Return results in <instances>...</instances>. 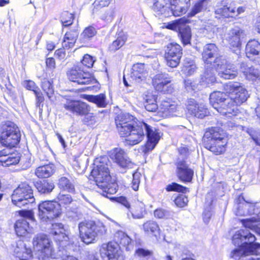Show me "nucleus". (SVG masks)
<instances>
[{
  "label": "nucleus",
  "mask_w": 260,
  "mask_h": 260,
  "mask_svg": "<svg viewBox=\"0 0 260 260\" xmlns=\"http://www.w3.org/2000/svg\"><path fill=\"white\" fill-rule=\"evenodd\" d=\"M21 139V134L13 136H9L0 138V143L4 147L10 149L15 147L19 143Z\"/></svg>",
  "instance_id": "obj_37"
},
{
  "label": "nucleus",
  "mask_w": 260,
  "mask_h": 260,
  "mask_svg": "<svg viewBox=\"0 0 260 260\" xmlns=\"http://www.w3.org/2000/svg\"><path fill=\"white\" fill-rule=\"evenodd\" d=\"M157 143L153 141L148 140L146 144L144 146H142L140 149L144 154H147L155 147Z\"/></svg>",
  "instance_id": "obj_64"
},
{
  "label": "nucleus",
  "mask_w": 260,
  "mask_h": 260,
  "mask_svg": "<svg viewBox=\"0 0 260 260\" xmlns=\"http://www.w3.org/2000/svg\"><path fill=\"white\" fill-rule=\"evenodd\" d=\"M134 117L127 113L119 115L115 119V123L119 134L125 132L133 125L136 124Z\"/></svg>",
  "instance_id": "obj_17"
},
{
  "label": "nucleus",
  "mask_w": 260,
  "mask_h": 260,
  "mask_svg": "<svg viewBox=\"0 0 260 260\" xmlns=\"http://www.w3.org/2000/svg\"><path fill=\"white\" fill-rule=\"evenodd\" d=\"M11 198L12 203L20 208L32 204L35 200L30 186L25 183L19 185L14 190Z\"/></svg>",
  "instance_id": "obj_6"
},
{
  "label": "nucleus",
  "mask_w": 260,
  "mask_h": 260,
  "mask_svg": "<svg viewBox=\"0 0 260 260\" xmlns=\"http://www.w3.org/2000/svg\"><path fill=\"white\" fill-rule=\"evenodd\" d=\"M181 57L174 56L173 55L165 54V59L167 64L171 68H176L180 63Z\"/></svg>",
  "instance_id": "obj_56"
},
{
  "label": "nucleus",
  "mask_w": 260,
  "mask_h": 260,
  "mask_svg": "<svg viewBox=\"0 0 260 260\" xmlns=\"http://www.w3.org/2000/svg\"><path fill=\"white\" fill-rule=\"evenodd\" d=\"M228 41L233 47V52L239 58L241 54V39L244 36V31L239 27H235L232 29L229 34Z\"/></svg>",
  "instance_id": "obj_16"
},
{
  "label": "nucleus",
  "mask_w": 260,
  "mask_h": 260,
  "mask_svg": "<svg viewBox=\"0 0 260 260\" xmlns=\"http://www.w3.org/2000/svg\"><path fill=\"white\" fill-rule=\"evenodd\" d=\"M166 189L168 191H176L183 193H185L188 191V189L187 188L176 183H172V184L167 185Z\"/></svg>",
  "instance_id": "obj_58"
},
{
  "label": "nucleus",
  "mask_w": 260,
  "mask_h": 260,
  "mask_svg": "<svg viewBox=\"0 0 260 260\" xmlns=\"http://www.w3.org/2000/svg\"><path fill=\"white\" fill-rule=\"evenodd\" d=\"M34 251L40 260L46 258H59L56 256L51 240L45 234H38L32 240Z\"/></svg>",
  "instance_id": "obj_3"
},
{
  "label": "nucleus",
  "mask_w": 260,
  "mask_h": 260,
  "mask_svg": "<svg viewBox=\"0 0 260 260\" xmlns=\"http://www.w3.org/2000/svg\"><path fill=\"white\" fill-rule=\"evenodd\" d=\"M183 23L178 30V35L184 45L190 44L191 39V32L190 27Z\"/></svg>",
  "instance_id": "obj_36"
},
{
  "label": "nucleus",
  "mask_w": 260,
  "mask_h": 260,
  "mask_svg": "<svg viewBox=\"0 0 260 260\" xmlns=\"http://www.w3.org/2000/svg\"><path fill=\"white\" fill-rule=\"evenodd\" d=\"M58 187L64 190L72 192L75 190L74 185L65 177H61L58 181Z\"/></svg>",
  "instance_id": "obj_51"
},
{
  "label": "nucleus",
  "mask_w": 260,
  "mask_h": 260,
  "mask_svg": "<svg viewBox=\"0 0 260 260\" xmlns=\"http://www.w3.org/2000/svg\"><path fill=\"white\" fill-rule=\"evenodd\" d=\"M227 140L224 133H220L215 129H211L207 131L203 137L204 142L210 141H223Z\"/></svg>",
  "instance_id": "obj_31"
},
{
  "label": "nucleus",
  "mask_w": 260,
  "mask_h": 260,
  "mask_svg": "<svg viewBox=\"0 0 260 260\" xmlns=\"http://www.w3.org/2000/svg\"><path fill=\"white\" fill-rule=\"evenodd\" d=\"M73 167L78 174L84 172L85 167L83 163L79 159H75L73 162Z\"/></svg>",
  "instance_id": "obj_61"
},
{
  "label": "nucleus",
  "mask_w": 260,
  "mask_h": 260,
  "mask_svg": "<svg viewBox=\"0 0 260 260\" xmlns=\"http://www.w3.org/2000/svg\"><path fill=\"white\" fill-rule=\"evenodd\" d=\"M20 160L18 153H10L7 149L0 151V164L3 166H9L17 164Z\"/></svg>",
  "instance_id": "obj_22"
},
{
  "label": "nucleus",
  "mask_w": 260,
  "mask_h": 260,
  "mask_svg": "<svg viewBox=\"0 0 260 260\" xmlns=\"http://www.w3.org/2000/svg\"><path fill=\"white\" fill-rule=\"evenodd\" d=\"M78 32L76 29H72L67 31L63 38L62 43V47L69 49L74 47L78 36Z\"/></svg>",
  "instance_id": "obj_30"
},
{
  "label": "nucleus",
  "mask_w": 260,
  "mask_h": 260,
  "mask_svg": "<svg viewBox=\"0 0 260 260\" xmlns=\"http://www.w3.org/2000/svg\"><path fill=\"white\" fill-rule=\"evenodd\" d=\"M41 87L48 99L51 102H54L55 96L52 82L46 79H44L42 82Z\"/></svg>",
  "instance_id": "obj_41"
},
{
  "label": "nucleus",
  "mask_w": 260,
  "mask_h": 260,
  "mask_svg": "<svg viewBox=\"0 0 260 260\" xmlns=\"http://www.w3.org/2000/svg\"><path fill=\"white\" fill-rule=\"evenodd\" d=\"M82 119L84 124L87 125H93L97 122L96 115L93 113H89L86 115H84Z\"/></svg>",
  "instance_id": "obj_59"
},
{
  "label": "nucleus",
  "mask_w": 260,
  "mask_h": 260,
  "mask_svg": "<svg viewBox=\"0 0 260 260\" xmlns=\"http://www.w3.org/2000/svg\"><path fill=\"white\" fill-rule=\"evenodd\" d=\"M165 54L181 57L182 54L181 47L177 43H170L167 46Z\"/></svg>",
  "instance_id": "obj_49"
},
{
  "label": "nucleus",
  "mask_w": 260,
  "mask_h": 260,
  "mask_svg": "<svg viewBox=\"0 0 260 260\" xmlns=\"http://www.w3.org/2000/svg\"><path fill=\"white\" fill-rule=\"evenodd\" d=\"M143 229L147 235L157 236L160 234V229L157 223L153 220H148L143 224Z\"/></svg>",
  "instance_id": "obj_34"
},
{
  "label": "nucleus",
  "mask_w": 260,
  "mask_h": 260,
  "mask_svg": "<svg viewBox=\"0 0 260 260\" xmlns=\"http://www.w3.org/2000/svg\"><path fill=\"white\" fill-rule=\"evenodd\" d=\"M115 239L121 245L125 247L126 250H129L128 246L131 242V238L122 231H118L115 234Z\"/></svg>",
  "instance_id": "obj_44"
},
{
  "label": "nucleus",
  "mask_w": 260,
  "mask_h": 260,
  "mask_svg": "<svg viewBox=\"0 0 260 260\" xmlns=\"http://www.w3.org/2000/svg\"><path fill=\"white\" fill-rule=\"evenodd\" d=\"M236 10L234 8L223 6L217 8L215 11V13L217 15L216 17L219 18L220 17H233L236 15Z\"/></svg>",
  "instance_id": "obj_42"
},
{
  "label": "nucleus",
  "mask_w": 260,
  "mask_h": 260,
  "mask_svg": "<svg viewBox=\"0 0 260 260\" xmlns=\"http://www.w3.org/2000/svg\"><path fill=\"white\" fill-rule=\"evenodd\" d=\"M61 208L57 202L45 201L39 205V216L43 221L53 219L60 215Z\"/></svg>",
  "instance_id": "obj_8"
},
{
  "label": "nucleus",
  "mask_w": 260,
  "mask_h": 260,
  "mask_svg": "<svg viewBox=\"0 0 260 260\" xmlns=\"http://www.w3.org/2000/svg\"><path fill=\"white\" fill-rule=\"evenodd\" d=\"M127 40V35L123 32H119L117 34V37L115 41H113L110 46V49L112 51H115L120 48L125 43Z\"/></svg>",
  "instance_id": "obj_46"
},
{
  "label": "nucleus",
  "mask_w": 260,
  "mask_h": 260,
  "mask_svg": "<svg viewBox=\"0 0 260 260\" xmlns=\"http://www.w3.org/2000/svg\"><path fill=\"white\" fill-rule=\"evenodd\" d=\"M177 174L179 179L184 182H191L193 171L184 160L179 161L177 165Z\"/></svg>",
  "instance_id": "obj_19"
},
{
  "label": "nucleus",
  "mask_w": 260,
  "mask_h": 260,
  "mask_svg": "<svg viewBox=\"0 0 260 260\" xmlns=\"http://www.w3.org/2000/svg\"><path fill=\"white\" fill-rule=\"evenodd\" d=\"M73 15L67 11L63 12L61 14V21L64 26L71 25L73 22Z\"/></svg>",
  "instance_id": "obj_57"
},
{
  "label": "nucleus",
  "mask_w": 260,
  "mask_h": 260,
  "mask_svg": "<svg viewBox=\"0 0 260 260\" xmlns=\"http://www.w3.org/2000/svg\"><path fill=\"white\" fill-rule=\"evenodd\" d=\"M208 0H201L195 3L191 7L187 15L188 17L194 16L196 14L205 10L208 6Z\"/></svg>",
  "instance_id": "obj_40"
},
{
  "label": "nucleus",
  "mask_w": 260,
  "mask_h": 260,
  "mask_svg": "<svg viewBox=\"0 0 260 260\" xmlns=\"http://www.w3.org/2000/svg\"><path fill=\"white\" fill-rule=\"evenodd\" d=\"M202 80L208 85L214 83L216 81V79L213 70H207L204 73Z\"/></svg>",
  "instance_id": "obj_55"
},
{
  "label": "nucleus",
  "mask_w": 260,
  "mask_h": 260,
  "mask_svg": "<svg viewBox=\"0 0 260 260\" xmlns=\"http://www.w3.org/2000/svg\"><path fill=\"white\" fill-rule=\"evenodd\" d=\"M188 22V20L187 18L183 17L175 21L168 23L166 27L173 30L178 31L182 25H183V23H187Z\"/></svg>",
  "instance_id": "obj_54"
},
{
  "label": "nucleus",
  "mask_w": 260,
  "mask_h": 260,
  "mask_svg": "<svg viewBox=\"0 0 260 260\" xmlns=\"http://www.w3.org/2000/svg\"><path fill=\"white\" fill-rule=\"evenodd\" d=\"M198 106H200V104H197L194 99H191L188 100L186 108L190 114L199 118H203L208 114L207 109L204 105L200 104L199 106L200 113H199L196 112Z\"/></svg>",
  "instance_id": "obj_21"
},
{
  "label": "nucleus",
  "mask_w": 260,
  "mask_h": 260,
  "mask_svg": "<svg viewBox=\"0 0 260 260\" xmlns=\"http://www.w3.org/2000/svg\"><path fill=\"white\" fill-rule=\"evenodd\" d=\"M224 89L229 93L226 103L230 107L233 104L238 109L237 107L245 102L248 97L247 91L240 83L230 82L224 85Z\"/></svg>",
  "instance_id": "obj_5"
},
{
  "label": "nucleus",
  "mask_w": 260,
  "mask_h": 260,
  "mask_svg": "<svg viewBox=\"0 0 260 260\" xmlns=\"http://www.w3.org/2000/svg\"><path fill=\"white\" fill-rule=\"evenodd\" d=\"M144 130H145L146 132L148 140L153 141V142L155 143H158L160 137L157 129L150 126L145 123Z\"/></svg>",
  "instance_id": "obj_47"
},
{
  "label": "nucleus",
  "mask_w": 260,
  "mask_h": 260,
  "mask_svg": "<svg viewBox=\"0 0 260 260\" xmlns=\"http://www.w3.org/2000/svg\"><path fill=\"white\" fill-rule=\"evenodd\" d=\"M220 77L225 79H232L237 75V70L233 67V64L227 63L225 66L218 71Z\"/></svg>",
  "instance_id": "obj_35"
},
{
  "label": "nucleus",
  "mask_w": 260,
  "mask_h": 260,
  "mask_svg": "<svg viewBox=\"0 0 260 260\" xmlns=\"http://www.w3.org/2000/svg\"><path fill=\"white\" fill-rule=\"evenodd\" d=\"M110 158L120 167L123 169L133 168L135 164L127 156L126 153L121 148L112 149L110 154Z\"/></svg>",
  "instance_id": "obj_15"
},
{
  "label": "nucleus",
  "mask_w": 260,
  "mask_h": 260,
  "mask_svg": "<svg viewBox=\"0 0 260 260\" xmlns=\"http://www.w3.org/2000/svg\"><path fill=\"white\" fill-rule=\"evenodd\" d=\"M130 211L134 219L142 218L146 214L145 205L139 201L134 203Z\"/></svg>",
  "instance_id": "obj_32"
},
{
  "label": "nucleus",
  "mask_w": 260,
  "mask_h": 260,
  "mask_svg": "<svg viewBox=\"0 0 260 260\" xmlns=\"http://www.w3.org/2000/svg\"><path fill=\"white\" fill-rule=\"evenodd\" d=\"M147 72L144 63H138L133 65L131 73V78L137 82L145 80Z\"/></svg>",
  "instance_id": "obj_23"
},
{
  "label": "nucleus",
  "mask_w": 260,
  "mask_h": 260,
  "mask_svg": "<svg viewBox=\"0 0 260 260\" xmlns=\"http://www.w3.org/2000/svg\"><path fill=\"white\" fill-rule=\"evenodd\" d=\"M245 53L248 58L258 55L260 53V43L256 40L249 41L246 46Z\"/></svg>",
  "instance_id": "obj_33"
},
{
  "label": "nucleus",
  "mask_w": 260,
  "mask_h": 260,
  "mask_svg": "<svg viewBox=\"0 0 260 260\" xmlns=\"http://www.w3.org/2000/svg\"><path fill=\"white\" fill-rule=\"evenodd\" d=\"M100 252L103 257L108 260H124V256L117 242H109L102 244Z\"/></svg>",
  "instance_id": "obj_12"
},
{
  "label": "nucleus",
  "mask_w": 260,
  "mask_h": 260,
  "mask_svg": "<svg viewBox=\"0 0 260 260\" xmlns=\"http://www.w3.org/2000/svg\"><path fill=\"white\" fill-rule=\"evenodd\" d=\"M21 218L17 220L15 224V230L19 236H23L27 233H31L32 230L30 227L27 220L34 219V214L31 210H22L19 211Z\"/></svg>",
  "instance_id": "obj_10"
},
{
  "label": "nucleus",
  "mask_w": 260,
  "mask_h": 260,
  "mask_svg": "<svg viewBox=\"0 0 260 260\" xmlns=\"http://www.w3.org/2000/svg\"><path fill=\"white\" fill-rule=\"evenodd\" d=\"M225 96L226 94L223 92H213L210 95V103L218 112L223 115L229 117L237 115L239 113V109L233 104L232 107H230L226 103L228 98Z\"/></svg>",
  "instance_id": "obj_4"
},
{
  "label": "nucleus",
  "mask_w": 260,
  "mask_h": 260,
  "mask_svg": "<svg viewBox=\"0 0 260 260\" xmlns=\"http://www.w3.org/2000/svg\"><path fill=\"white\" fill-rule=\"evenodd\" d=\"M189 4H184L181 5L179 3H175L170 1V6L167 11L166 17H169L171 15L179 16L185 14L188 9Z\"/></svg>",
  "instance_id": "obj_27"
},
{
  "label": "nucleus",
  "mask_w": 260,
  "mask_h": 260,
  "mask_svg": "<svg viewBox=\"0 0 260 260\" xmlns=\"http://www.w3.org/2000/svg\"><path fill=\"white\" fill-rule=\"evenodd\" d=\"M35 186L38 191L41 193H49L54 188L53 183L47 180L38 181L35 183Z\"/></svg>",
  "instance_id": "obj_43"
},
{
  "label": "nucleus",
  "mask_w": 260,
  "mask_h": 260,
  "mask_svg": "<svg viewBox=\"0 0 260 260\" xmlns=\"http://www.w3.org/2000/svg\"><path fill=\"white\" fill-rule=\"evenodd\" d=\"M107 188H99L97 191L99 192L103 196L107 197L110 199H112L113 198L111 195L117 192V185L115 183H108Z\"/></svg>",
  "instance_id": "obj_48"
},
{
  "label": "nucleus",
  "mask_w": 260,
  "mask_h": 260,
  "mask_svg": "<svg viewBox=\"0 0 260 260\" xmlns=\"http://www.w3.org/2000/svg\"><path fill=\"white\" fill-rule=\"evenodd\" d=\"M171 82V78L166 73H159L152 78V83L154 88L158 91L166 92L167 87Z\"/></svg>",
  "instance_id": "obj_18"
},
{
  "label": "nucleus",
  "mask_w": 260,
  "mask_h": 260,
  "mask_svg": "<svg viewBox=\"0 0 260 260\" xmlns=\"http://www.w3.org/2000/svg\"><path fill=\"white\" fill-rule=\"evenodd\" d=\"M62 105L65 110L76 116L86 115L90 111V106L81 100L67 99Z\"/></svg>",
  "instance_id": "obj_11"
},
{
  "label": "nucleus",
  "mask_w": 260,
  "mask_h": 260,
  "mask_svg": "<svg viewBox=\"0 0 260 260\" xmlns=\"http://www.w3.org/2000/svg\"><path fill=\"white\" fill-rule=\"evenodd\" d=\"M49 233L53 237L54 239L57 242H59V246L62 248L72 244L62 223L52 224Z\"/></svg>",
  "instance_id": "obj_14"
},
{
  "label": "nucleus",
  "mask_w": 260,
  "mask_h": 260,
  "mask_svg": "<svg viewBox=\"0 0 260 260\" xmlns=\"http://www.w3.org/2000/svg\"><path fill=\"white\" fill-rule=\"evenodd\" d=\"M114 16V10L112 8L107 9L103 14L101 15V18L102 20L107 21L111 22Z\"/></svg>",
  "instance_id": "obj_63"
},
{
  "label": "nucleus",
  "mask_w": 260,
  "mask_h": 260,
  "mask_svg": "<svg viewBox=\"0 0 260 260\" xmlns=\"http://www.w3.org/2000/svg\"><path fill=\"white\" fill-rule=\"evenodd\" d=\"M218 49L214 44H206L203 49L202 58L207 64L211 62V59L218 54Z\"/></svg>",
  "instance_id": "obj_28"
},
{
  "label": "nucleus",
  "mask_w": 260,
  "mask_h": 260,
  "mask_svg": "<svg viewBox=\"0 0 260 260\" xmlns=\"http://www.w3.org/2000/svg\"><path fill=\"white\" fill-rule=\"evenodd\" d=\"M227 64L226 60L222 56L216 57L213 62V67L216 68L217 72L222 69V68Z\"/></svg>",
  "instance_id": "obj_62"
},
{
  "label": "nucleus",
  "mask_w": 260,
  "mask_h": 260,
  "mask_svg": "<svg viewBox=\"0 0 260 260\" xmlns=\"http://www.w3.org/2000/svg\"><path fill=\"white\" fill-rule=\"evenodd\" d=\"M96 34V29L91 26L86 27L80 35V40L83 42H85L93 37Z\"/></svg>",
  "instance_id": "obj_50"
},
{
  "label": "nucleus",
  "mask_w": 260,
  "mask_h": 260,
  "mask_svg": "<svg viewBox=\"0 0 260 260\" xmlns=\"http://www.w3.org/2000/svg\"><path fill=\"white\" fill-rule=\"evenodd\" d=\"M56 168L52 164H49L38 167L35 174L40 178H47L51 177L55 172Z\"/></svg>",
  "instance_id": "obj_29"
},
{
  "label": "nucleus",
  "mask_w": 260,
  "mask_h": 260,
  "mask_svg": "<svg viewBox=\"0 0 260 260\" xmlns=\"http://www.w3.org/2000/svg\"><path fill=\"white\" fill-rule=\"evenodd\" d=\"M87 100L96 104L99 107H105L106 106V96L104 94H100L97 95H89Z\"/></svg>",
  "instance_id": "obj_52"
},
{
  "label": "nucleus",
  "mask_w": 260,
  "mask_h": 260,
  "mask_svg": "<svg viewBox=\"0 0 260 260\" xmlns=\"http://www.w3.org/2000/svg\"><path fill=\"white\" fill-rule=\"evenodd\" d=\"M69 79L78 84H88L94 83L95 79L89 72H84L78 67L73 68L67 73Z\"/></svg>",
  "instance_id": "obj_13"
},
{
  "label": "nucleus",
  "mask_w": 260,
  "mask_h": 260,
  "mask_svg": "<svg viewBox=\"0 0 260 260\" xmlns=\"http://www.w3.org/2000/svg\"><path fill=\"white\" fill-rule=\"evenodd\" d=\"M145 123L142 122H137L133 125L125 132L121 133V137L125 138V142L129 145H134L141 142L145 137L144 132Z\"/></svg>",
  "instance_id": "obj_7"
},
{
  "label": "nucleus",
  "mask_w": 260,
  "mask_h": 260,
  "mask_svg": "<svg viewBox=\"0 0 260 260\" xmlns=\"http://www.w3.org/2000/svg\"><path fill=\"white\" fill-rule=\"evenodd\" d=\"M240 71L244 74L246 79L254 80L257 78L259 76V72L257 70L252 67H249L248 66L242 62L241 64Z\"/></svg>",
  "instance_id": "obj_38"
},
{
  "label": "nucleus",
  "mask_w": 260,
  "mask_h": 260,
  "mask_svg": "<svg viewBox=\"0 0 260 260\" xmlns=\"http://www.w3.org/2000/svg\"><path fill=\"white\" fill-rule=\"evenodd\" d=\"M256 240L255 236L248 231L239 230L235 233L232 241L234 245L239 246L231 253V256H240L239 260H259L253 255L256 249L260 248V244L253 243Z\"/></svg>",
  "instance_id": "obj_1"
},
{
  "label": "nucleus",
  "mask_w": 260,
  "mask_h": 260,
  "mask_svg": "<svg viewBox=\"0 0 260 260\" xmlns=\"http://www.w3.org/2000/svg\"><path fill=\"white\" fill-rule=\"evenodd\" d=\"M154 216L157 218L167 219L170 217V213L163 209H157L154 212Z\"/></svg>",
  "instance_id": "obj_60"
},
{
  "label": "nucleus",
  "mask_w": 260,
  "mask_h": 260,
  "mask_svg": "<svg viewBox=\"0 0 260 260\" xmlns=\"http://www.w3.org/2000/svg\"><path fill=\"white\" fill-rule=\"evenodd\" d=\"M78 229L82 241L87 244L93 243L97 237L105 235L107 232L106 226L102 222L95 223L92 221L79 223Z\"/></svg>",
  "instance_id": "obj_2"
},
{
  "label": "nucleus",
  "mask_w": 260,
  "mask_h": 260,
  "mask_svg": "<svg viewBox=\"0 0 260 260\" xmlns=\"http://www.w3.org/2000/svg\"><path fill=\"white\" fill-rule=\"evenodd\" d=\"M171 0H155L153 9L158 12V14H163L166 17L167 11L170 6Z\"/></svg>",
  "instance_id": "obj_39"
},
{
  "label": "nucleus",
  "mask_w": 260,
  "mask_h": 260,
  "mask_svg": "<svg viewBox=\"0 0 260 260\" xmlns=\"http://www.w3.org/2000/svg\"><path fill=\"white\" fill-rule=\"evenodd\" d=\"M21 134L18 126L11 121H5L0 125V138Z\"/></svg>",
  "instance_id": "obj_20"
},
{
  "label": "nucleus",
  "mask_w": 260,
  "mask_h": 260,
  "mask_svg": "<svg viewBox=\"0 0 260 260\" xmlns=\"http://www.w3.org/2000/svg\"><path fill=\"white\" fill-rule=\"evenodd\" d=\"M91 175L99 188H107L108 183L111 180L107 164L100 163L97 165L92 170Z\"/></svg>",
  "instance_id": "obj_9"
},
{
  "label": "nucleus",
  "mask_w": 260,
  "mask_h": 260,
  "mask_svg": "<svg viewBox=\"0 0 260 260\" xmlns=\"http://www.w3.org/2000/svg\"><path fill=\"white\" fill-rule=\"evenodd\" d=\"M244 210H247V214L252 215V220L260 221V207L253 205L245 204L242 207Z\"/></svg>",
  "instance_id": "obj_45"
},
{
  "label": "nucleus",
  "mask_w": 260,
  "mask_h": 260,
  "mask_svg": "<svg viewBox=\"0 0 260 260\" xmlns=\"http://www.w3.org/2000/svg\"><path fill=\"white\" fill-rule=\"evenodd\" d=\"M14 253L20 260H29L32 257L31 250L27 248L25 243L22 241H19L16 243Z\"/></svg>",
  "instance_id": "obj_24"
},
{
  "label": "nucleus",
  "mask_w": 260,
  "mask_h": 260,
  "mask_svg": "<svg viewBox=\"0 0 260 260\" xmlns=\"http://www.w3.org/2000/svg\"><path fill=\"white\" fill-rule=\"evenodd\" d=\"M57 200V204L59 205V208L61 206L66 208L73 202V199L71 195L62 193L58 194Z\"/></svg>",
  "instance_id": "obj_53"
},
{
  "label": "nucleus",
  "mask_w": 260,
  "mask_h": 260,
  "mask_svg": "<svg viewBox=\"0 0 260 260\" xmlns=\"http://www.w3.org/2000/svg\"><path fill=\"white\" fill-rule=\"evenodd\" d=\"M160 109L166 115L178 116L183 112L182 108L176 104L164 101L160 105Z\"/></svg>",
  "instance_id": "obj_26"
},
{
  "label": "nucleus",
  "mask_w": 260,
  "mask_h": 260,
  "mask_svg": "<svg viewBox=\"0 0 260 260\" xmlns=\"http://www.w3.org/2000/svg\"><path fill=\"white\" fill-rule=\"evenodd\" d=\"M205 148L209 150L216 155H219L224 153L226 150V146L228 143L227 140L223 141H210L204 142Z\"/></svg>",
  "instance_id": "obj_25"
}]
</instances>
